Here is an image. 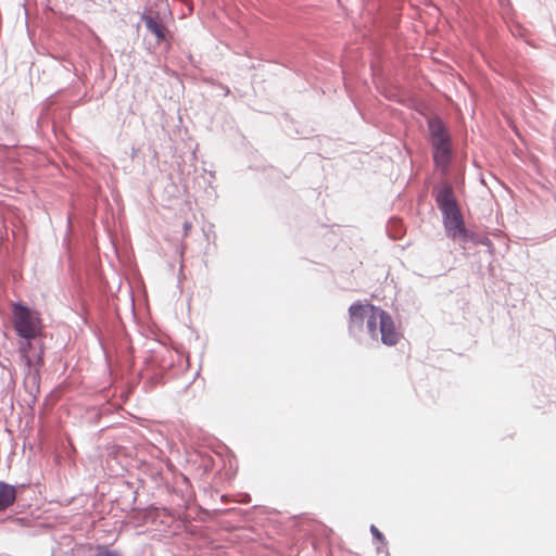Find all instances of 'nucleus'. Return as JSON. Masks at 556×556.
<instances>
[{"instance_id": "1", "label": "nucleus", "mask_w": 556, "mask_h": 556, "mask_svg": "<svg viewBox=\"0 0 556 556\" xmlns=\"http://www.w3.org/2000/svg\"><path fill=\"white\" fill-rule=\"evenodd\" d=\"M138 30H144L151 35H164L167 31L164 23L160 20L159 14L152 11L144 12L140 16Z\"/></svg>"}]
</instances>
